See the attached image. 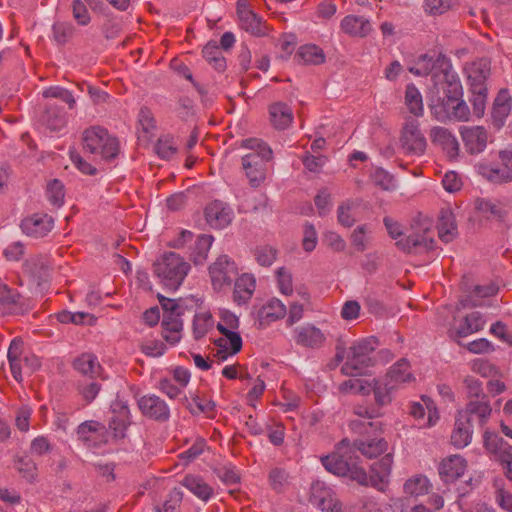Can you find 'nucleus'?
<instances>
[{"label": "nucleus", "instance_id": "19", "mask_svg": "<svg viewBox=\"0 0 512 512\" xmlns=\"http://www.w3.org/2000/svg\"><path fill=\"white\" fill-rule=\"evenodd\" d=\"M233 217V210L227 204L219 200L212 201L205 208L206 221L215 229L227 227L232 222Z\"/></svg>", "mask_w": 512, "mask_h": 512}, {"label": "nucleus", "instance_id": "64", "mask_svg": "<svg viewBox=\"0 0 512 512\" xmlns=\"http://www.w3.org/2000/svg\"><path fill=\"white\" fill-rule=\"evenodd\" d=\"M182 500V493L179 490L171 492L169 499L156 508L157 512H176Z\"/></svg>", "mask_w": 512, "mask_h": 512}, {"label": "nucleus", "instance_id": "47", "mask_svg": "<svg viewBox=\"0 0 512 512\" xmlns=\"http://www.w3.org/2000/svg\"><path fill=\"white\" fill-rule=\"evenodd\" d=\"M105 427L97 421H87L82 423L78 429L77 434L83 441L91 443L94 442L98 435L104 433Z\"/></svg>", "mask_w": 512, "mask_h": 512}, {"label": "nucleus", "instance_id": "30", "mask_svg": "<svg viewBox=\"0 0 512 512\" xmlns=\"http://www.w3.org/2000/svg\"><path fill=\"white\" fill-rule=\"evenodd\" d=\"M215 327V320L209 309L199 307L193 317L192 330L195 339L205 337Z\"/></svg>", "mask_w": 512, "mask_h": 512}, {"label": "nucleus", "instance_id": "6", "mask_svg": "<svg viewBox=\"0 0 512 512\" xmlns=\"http://www.w3.org/2000/svg\"><path fill=\"white\" fill-rule=\"evenodd\" d=\"M339 390L343 393L369 395L374 392L375 401L378 406L388 405L392 401V393L395 388H390L383 380H367L362 378H350L340 384Z\"/></svg>", "mask_w": 512, "mask_h": 512}, {"label": "nucleus", "instance_id": "20", "mask_svg": "<svg viewBox=\"0 0 512 512\" xmlns=\"http://www.w3.org/2000/svg\"><path fill=\"white\" fill-rule=\"evenodd\" d=\"M138 406L143 415L149 418L165 421L170 417L167 403L154 394L142 396L138 401Z\"/></svg>", "mask_w": 512, "mask_h": 512}, {"label": "nucleus", "instance_id": "37", "mask_svg": "<svg viewBox=\"0 0 512 512\" xmlns=\"http://www.w3.org/2000/svg\"><path fill=\"white\" fill-rule=\"evenodd\" d=\"M341 29L351 36L364 37L371 31V24L362 16L348 15L341 21Z\"/></svg>", "mask_w": 512, "mask_h": 512}, {"label": "nucleus", "instance_id": "4", "mask_svg": "<svg viewBox=\"0 0 512 512\" xmlns=\"http://www.w3.org/2000/svg\"><path fill=\"white\" fill-rule=\"evenodd\" d=\"M242 146L250 152L242 157L243 169L253 187H257L266 177V162L272 158V150L262 140L250 138L243 141Z\"/></svg>", "mask_w": 512, "mask_h": 512}, {"label": "nucleus", "instance_id": "52", "mask_svg": "<svg viewBox=\"0 0 512 512\" xmlns=\"http://www.w3.org/2000/svg\"><path fill=\"white\" fill-rule=\"evenodd\" d=\"M47 198L50 203L56 207H60L64 202V186L58 180L51 181L47 186Z\"/></svg>", "mask_w": 512, "mask_h": 512}, {"label": "nucleus", "instance_id": "29", "mask_svg": "<svg viewBox=\"0 0 512 512\" xmlns=\"http://www.w3.org/2000/svg\"><path fill=\"white\" fill-rule=\"evenodd\" d=\"M353 454L359 451L367 458H376L388 450V443L383 438H371L367 440H357L351 445Z\"/></svg>", "mask_w": 512, "mask_h": 512}, {"label": "nucleus", "instance_id": "36", "mask_svg": "<svg viewBox=\"0 0 512 512\" xmlns=\"http://www.w3.org/2000/svg\"><path fill=\"white\" fill-rule=\"evenodd\" d=\"M485 324L486 319L480 312H471L460 322L455 330V335L458 337H466L482 330Z\"/></svg>", "mask_w": 512, "mask_h": 512}, {"label": "nucleus", "instance_id": "58", "mask_svg": "<svg viewBox=\"0 0 512 512\" xmlns=\"http://www.w3.org/2000/svg\"><path fill=\"white\" fill-rule=\"evenodd\" d=\"M203 55L208 62L214 63L216 69L223 70L225 68V59L221 56L217 46L206 45L203 49Z\"/></svg>", "mask_w": 512, "mask_h": 512}, {"label": "nucleus", "instance_id": "3", "mask_svg": "<svg viewBox=\"0 0 512 512\" xmlns=\"http://www.w3.org/2000/svg\"><path fill=\"white\" fill-rule=\"evenodd\" d=\"M443 71L444 82L442 83V90L445 96L439 107L441 111H438L437 107L434 108L436 118L440 121H445L446 119L468 121L470 111L467 104L462 100L461 82L455 73L447 69Z\"/></svg>", "mask_w": 512, "mask_h": 512}, {"label": "nucleus", "instance_id": "26", "mask_svg": "<svg viewBox=\"0 0 512 512\" xmlns=\"http://www.w3.org/2000/svg\"><path fill=\"white\" fill-rule=\"evenodd\" d=\"M414 376L411 372L410 364L406 359H401L396 362L387 372L384 380L390 388L397 389L402 384L414 381Z\"/></svg>", "mask_w": 512, "mask_h": 512}, {"label": "nucleus", "instance_id": "2", "mask_svg": "<svg viewBox=\"0 0 512 512\" xmlns=\"http://www.w3.org/2000/svg\"><path fill=\"white\" fill-rule=\"evenodd\" d=\"M216 328L220 334L219 337L214 339L216 357L220 361H225L242 349L243 341L239 330V317L234 312L221 308L218 311Z\"/></svg>", "mask_w": 512, "mask_h": 512}, {"label": "nucleus", "instance_id": "22", "mask_svg": "<svg viewBox=\"0 0 512 512\" xmlns=\"http://www.w3.org/2000/svg\"><path fill=\"white\" fill-rule=\"evenodd\" d=\"M466 470L467 461L460 455H450L439 465V475L445 483L456 481L464 475Z\"/></svg>", "mask_w": 512, "mask_h": 512}, {"label": "nucleus", "instance_id": "11", "mask_svg": "<svg viewBox=\"0 0 512 512\" xmlns=\"http://www.w3.org/2000/svg\"><path fill=\"white\" fill-rule=\"evenodd\" d=\"M310 501L323 512H339L340 504L333 490L324 482L315 481L311 485Z\"/></svg>", "mask_w": 512, "mask_h": 512}, {"label": "nucleus", "instance_id": "53", "mask_svg": "<svg viewBox=\"0 0 512 512\" xmlns=\"http://www.w3.org/2000/svg\"><path fill=\"white\" fill-rule=\"evenodd\" d=\"M155 149L158 156L162 159H170L177 151L174 139L169 136L159 138Z\"/></svg>", "mask_w": 512, "mask_h": 512}, {"label": "nucleus", "instance_id": "9", "mask_svg": "<svg viewBox=\"0 0 512 512\" xmlns=\"http://www.w3.org/2000/svg\"><path fill=\"white\" fill-rule=\"evenodd\" d=\"M384 224L391 238L396 240V245L399 249L411 252L413 249L423 247L430 248L432 244V234L430 230V223L424 222L421 224V234H403L398 222L389 217L384 218Z\"/></svg>", "mask_w": 512, "mask_h": 512}, {"label": "nucleus", "instance_id": "33", "mask_svg": "<svg viewBox=\"0 0 512 512\" xmlns=\"http://www.w3.org/2000/svg\"><path fill=\"white\" fill-rule=\"evenodd\" d=\"M181 483L192 494L204 502L209 501L214 495L213 488L207 484L200 476L187 475L184 477Z\"/></svg>", "mask_w": 512, "mask_h": 512}, {"label": "nucleus", "instance_id": "14", "mask_svg": "<svg viewBox=\"0 0 512 512\" xmlns=\"http://www.w3.org/2000/svg\"><path fill=\"white\" fill-rule=\"evenodd\" d=\"M401 144L405 151L413 155H422L426 150V139L416 121L407 122L403 128Z\"/></svg>", "mask_w": 512, "mask_h": 512}, {"label": "nucleus", "instance_id": "21", "mask_svg": "<svg viewBox=\"0 0 512 512\" xmlns=\"http://www.w3.org/2000/svg\"><path fill=\"white\" fill-rule=\"evenodd\" d=\"M500 159L504 167L494 168L489 165L479 164V173L493 182H506L512 180V151L501 152Z\"/></svg>", "mask_w": 512, "mask_h": 512}, {"label": "nucleus", "instance_id": "35", "mask_svg": "<svg viewBox=\"0 0 512 512\" xmlns=\"http://www.w3.org/2000/svg\"><path fill=\"white\" fill-rule=\"evenodd\" d=\"M511 111V97L507 90H501L495 98L492 118L494 125L500 128Z\"/></svg>", "mask_w": 512, "mask_h": 512}, {"label": "nucleus", "instance_id": "34", "mask_svg": "<svg viewBox=\"0 0 512 512\" xmlns=\"http://www.w3.org/2000/svg\"><path fill=\"white\" fill-rule=\"evenodd\" d=\"M474 206L477 217L480 219L502 220L505 215L503 206L498 202L478 198L475 200Z\"/></svg>", "mask_w": 512, "mask_h": 512}, {"label": "nucleus", "instance_id": "41", "mask_svg": "<svg viewBox=\"0 0 512 512\" xmlns=\"http://www.w3.org/2000/svg\"><path fill=\"white\" fill-rule=\"evenodd\" d=\"M467 74L471 86H475V88L480 85L484 86V82L490 74V64L485 59L473 62L467 68Z\"/></svg>", "mask_w": 512, "mask_h": 512}, {"label": "nucleus", "instance_id": "45", "mask_svg": "<svg viewBox=\"0 0 512 512\" xmlns=\"http://www.w3.org/2000/svg\"><path fill=\"white\" fill-rule=\"evenodd\" d=\"M405 104L413 115L419 117L423 115V100L420 91L413 84H409L405 91Z\"/></svg>", "mask_w": 512, "mask_h": 512}, {"label": "nucleus", "instance_id": "17", "mask_svg": "<svg viewBox=\"0 0 512 512\" xmlns=\"http://www.w3.org/2000/svg\"><path fill=\"white\" fill-rule=\"evenodd\" d=\"M293 341L305 348H319L326 341L325 334L318 327L312 324H305L296 327L292 331Z\"/></svg>", "mask_w": 512, "mask_h": 512}, {"label": "nucleus", "instance_id": "50", "mask_svg": "<svg viewBox=\"0 0 512 512\" xmlns=\"http://www.w3.org/2000/svg\"><path fill=\"white\" fill-rule=\"evenodd\" d=\"M43 96L45 98H58L65 102L70 109H74L76 106V100L73 94L60 86H51L43 90Z\"/></svg>", "mask_w": 512, "mask_h": 512}, {"label": "nucleus", "instance_id": "62", "mask_svg": "<svg viewBox=\"0 0 512 512\" xmlns=\"http://www.w3.org/2000/svg\"><path fill=\"white\" fill-rule=\"evenodd\" d=\"M142 352L151 357H160L165 353L166 347L160 340H147L141 346Z\"/></svg>", "mask_w": 512, "mask_h": 512}, {"label": "nucleus", "instance_id": "54", "mask_svg": "<svg viewBox=\"0 0 512 512\" xmlns=\"http://www.w3.org/2000/svg\"><path fill=\"white\" fill-rule=\"evenodd\" d=\"M19 300L20 295L0 281V304L12 311Z\"/></svg>", "mask_w": 512, "mask_h": 512}, {"label": "nucleus", "instance_id": "23", "mask_svg": "<svg viewBox=\"0 0 512 512\" xmlns=\"http://www.w3.org/2000/svg\"><path fill=\"white\" fill-rule=\"evenodd\" d=\"M460 134L469 153L478 154L485 149L487 145V132L483 127H462Z\"/></svg>", "mask_w": 512, "mask_h": 512}, {"label": "nucleus", "instance_id": "48", "mask_svg": "<svg viewBox=\"0 0 512 512\" xmlns=\"http://www.w3.org/2000/svg\"><path fill=\"white\" fill-rule=\"evenodd\" d=\"M298 57L307 64H320L325 59L322 49L314 44L301 46L298 51Z\"/></svg>", "mask_w": 512, "mask_h": 512}, {"label": "nucleus", "instance_id": "10", "mask_svg": "<svg viewBox=\"0 0 512 512\" xmlns=\"http://www.w3.org/2000/svg\"><path fill=\"white\" fill-rule=\"evenodd\" d=\"M287 314V308L277 298L268 299L253 308L255 323L260 328H266L272 323L282 319Z\"/></svg>", "mask_w": 512, "mask_h": 512}, {"label": "nucleus", "instance_id": "42", "mask_svg": "<svg viewBox=\"0 0 512 512\" xmlns=\"http://www.w3.org/2000/svg\"><path fill=\"white\" fill-rule=\"evenodd\" d=\"M483 441H484V447L486 450L494 456L496 460H500V456L502 453L506 451H511L512 446H510L508 443L504 442L501 437H499L497 434L485 431L483 434Z\"/></svg>", "mask_w": 512, "mask_h": 512}, {"label": "nucleus", "instance_id": "56", "mask_svg": "<svg viewBox=\"0 0 512 512\" xmlns=\"http://www.w3.org/2000/svg\"><path fill=\"white\" fill-rule=\"evenodd\" d=\"M74 0L73 1V16L80 25H86L90 22V15L86 7V3L91 5L92 0Z\"/></svg>", "mask_w": 512, "mask_h": 512}, {"label": "nucleus", "instance_id": "51", "mask_svg": "<svg viewBox=\"0 0 512 512\" xmlns=\"http://www.w3.org/2000/svg\"><path fill=\"white\" fill-rule=\"evenodd\" d=\"M473 91V98L471 99V103L473 106V114L480 118L484 115L485 107H486V88L485 86H471Z\"/></svg>", "mask_w": 512, "mask_h": 512}, {"label": "nucleus", "instance_id": "57", "mask_svg": "<svg viewBox=\"0 0 512 512\" xmlns=\"http://www.w3.org/2000/svg\"><path fill=\"white\" fill-rule=\"evenodd\" d=\"M373 181L384 190H393L396 187L393 176L381 168L376 169L373 173Z\"/></svg>", "mask_w": 512, "mask_h": 512}, {"label": "nucleus", "instance_id": "60", "mask_svg": "<svg viewBox=\"0 0 512 512\" xmlns=\"http://www.w3.org/2000/svg\"><path fill=\"white\" fill-rule=\"evenodd\" d=\"M257 262L262 266H270L276 259V250L270 246H261L256 249Z\"/></svg>", "mask_w": 512, "mask_h": 512}, {"label": "nucleus", "instance_id": "43", "mask_svg": "<svg viewBox=\"0 0 512 512\" xmlns=\"http://www.w3.org/2000/svg\"><path fill=\"white\" fill-rule=\"evenodd\" d=\"M439 237L444 242H449L453 239L456 231L455 218L449 209H443L440 213L438 224Z\"/></svg>", "mask_w": 512, "mask_h": 512}, {"label": "nucleus", "instance_id": "18", "mask_svg": "<svg viewBox=\"0 0 512 512\" xmlns=\"http://www.w3.org/2000/svg\"><path fill=\"white\" fill-rule=\"evenodd\" d=\"M393 467V455L386 453L370 468L371 486L384 492L389 484Z\"/></svg>", "mask_w": 512, "mask_h": 512}, {"label": "nucleus", "instance_id": "40", "mask_svg": "<svg viewBox=\"0 0 512 512\" xmlns=\"http://www.w3.org/2000/svg\"><path fill=\"white\" fill-rule=\"evenodd\" d=\"M74 368L90 377H101V365L97 357L90 353H84L74 361Z\"/></svg>", "mask_w": 512, "mask_h": 512}, {"label": "nucleus", "instance_id": "12", "mask_svg": "<svg viewBox=\"0 0 512 512\" xmlns=\"http://www.w3.org/2000/svg\"><path fill=\"white\" fill-rule=\"evenodd\" d=\"M112 413L109 421V428L113 431L114 437L123 438L128 426L131 424V415L128 404L119 396L111 403Z\"/></svg>", "mask_w": 512, "mask_h": 512}, {"label": "nucleus", "instance_id": "55", "mask_svg": "<svg viewBox=\"0 0 512 512\" xmlns=\"http://www.w3.org/2000/svg\"><path fill=\"white\" fill-rule=\"evenodd\" d=\"M277 285L280 293L291 295L293 292L292 276L285 268H279L276 272Z\"/></svg>", "mask_w": 512, "mask_h": 512}, {"label": "nucleus", "instance_id": "44", "mask_svg": "<svg viewBox=\"0 0 512 512\" xmlns=\"http://www.w3.org/2000/svg\"><path fill=\"white\" fill-rule=\"evenodd\" d=\"M137 123L139 138L149 139L153 136L156 130V121L150 109L146 107L140 109Z\"/></svg>", "mask_w": 512, "mask_h": 512}, {"label": "nucleus", "instance_id": "28", "mask_svg": "<svg viewBox=\"0 0 512 512\" xmlns=\"http://www.w3.org/2000/svg\"><path fill=\"white\" fill-rule=\"evenodd\" d=\"M491 413L492 408L485 395H483L481 399L471 400L464 409L458 411V414H465L464 417L466 419L475 416L482 425L488 421Z\"/></svg>", "mask_w": 512, "mask_h": 512}, {"label": "nucleus", "instance_id": "7", "mask_svg": "<svg viewBox=\"0 0 512 512\" xmlns=\"http://www.w3.org/2000/svg\"><path fill=\"white\" fill-rule=\"evenodd\" d=\"M83 146L96 158L109 160L118 153L117 140L105 128L92 126L83 132Z\"/></svg>", "mask_w": 512, "mask_h": 512}, {"label": "nucleus", "instance_id": "49", "mask_svg": "<svg viewBox=\"0 0 512 512\" xmlns=\"http://www.w3.org/2000/svg\"><path fill=\"white\" fill-rule=\"evenodd\" d=\"M213 241L214 238L211 235L203 234L198 237L193 256L195 264H202L207 259Z\"/></svg>", "mask_w": 512, "mask_h": 512}, {"label": "nucleus", "instance_id": "16", "mask_svg": "<svg viewBox=\"0 0 512 512\" xmlns=\"http://www.w3.org/2000/svg\"><path fill=\"white\" fill-rule=\"evenodd\" d=\"M53 226V218L46 213H34L24 218L21 222L23 233L34 238L46 236Z\"/></svg>", "mask_w": 512, "mask_h": 512}, {"label": "nucleus", "instance_id": "27", "mask_svg": "<svg viewBox=\"0 0 512 512\" xmlns=\"http://www.w3.org/2000/svg\"><path fill=\"white\" fill-rule=\"evenodd\" d=\"M465 414H457L455 426L451 434V443L456 448L466 447L472 440V425L470 419H466Z\"/></svg>", "mask_w": 512, "mask_h": 512}, {"label": "nucleus", "instance_id": "39", "mask_svg": "<svg viewBox=\"0 0 512 512\" xmlns=\"http://www.w3.org/2000/svg\"><path fill=\"white\" fill-rule=\"evenodd\" d=\"M431 488L432 484L425 475L416 474L404 482L403 492L412 497H419L428 494Z\"/></svg>", "mask_w": 512, "mask_h": 512}, {"label": "nucleus", "instance_id": "63", "mask_svg": "<svg viewBox=\"0 0 512 512\" xmlns=\"http://www.w3.org/2000/svg\"><path fill=\"white\" fill-rule=\"evenodd\" d=\"M442 185L447 192L453 193L461 189L462 180L456 172L448 171L442 179Z\"/></svg>", "mask_w": 512, "mask_h": 512}, {"label": "nucleus", "instance_id": "59", "mask_svg": "<svg viewBox=\"0 0 512 512\" xmlns=\"http://www.w3.org/2000/svg\"><path fill=\"white\" fill-rule=\"evenodd\" d=\"M471 370L482 377H490L496 373V368L489 361L475 359L471 362Z\"/></svg>", "mask_w": 512, "mask_h": 512}, {"label": "nucleus", "instance_id": "38", "mask_svg": "<svg viewBox=\"0 0 512 512\" xmlns=\"http://www.w3.org/2000/svg\"><path fill=\"white\" fill-rule=\"evenodd\" d=\"M270 120L277 129L289 127L293 121L292 109L285 103H275L269 108Z\"/></svg>", "mask_w": 512, "mask_h": 512}, {"label": "nucleus", "instance_id": "46", "mask_svg": "<svg viewBox=\"0 0 512 512\" xmlns=\"http://www.w3.org/2000/svg\"><path fill=\"white\" fill-rule=\"evenodd\" d=\"M439 62L444 63V58L441 59L440 55L435 60L432 56L425 54L418 58L414 66L409 67V71L416 76H426L434 72L436 64Z\"/></svg>", "mask_w": 512, "mask_h": 512}, {"label": "nucleus", "instance_id": "15", "mask_svg": "<svg viewBox=\"0 0 512 512\" xmlns=\"http://www.w3.org/2000/svg\"><path fill=\"white\" fill-rule=\"evenodd\" d=\"M209 273L215 289H221L231 282L237 273L235 263L228 256L222 255L210 266Z\"/></svg>", "mask_w": 512, "mask_h": 512}, {"label": "nucleus", "instance_id": "5", "mask_svg": "<svg viewBox=\"0 0 512 512\" xmlns=\"http://www.w3.org/2000/svg\"><path fill=\"white\" fill-rule=\"evenodd\" d=\"M190 270V264L174 252L163 254L154 263V273L168 289L177 290Z\"/></svg>", "mask_w": 512, "mask_h": 512}, {"label": "nucleus", "instance_id": "1", "mask_svg": "<svg viewBox=\"0 0 512 512\" xmlns=\"http://www.w3.org/2000/svg\"><path fill=\"white\" fill-rule=\"evenodd\" d=\"M320 460L325 469L334 475L347 476L362 486L371 485L370 474L354 461L351 443L347 439L342 440L335 451L322 456Z\"/></svg>", "mask_w": 512, "mask_h": 512}, {"label": "nucleus", "instance_id": "61", "mask_svg": "<svg viewBox=\"0 0 512 512\" xmlns=\"http://www.w3.org/2000/svg\"><path fill=\"white\" fill-rule=\"evenodd\" d=\"M360 311V304L355 300H349L342 306L341 317L346 321H353L359 318Z\"/></svg>", "mask_w": 512, "mask_h": 512}, {"label": "nucleus", "instance_id": "31", "mask_svg": "<svg viewBox=\"0 0 512 512\" xmlns=\"http://www.w3.org/2000/svg\"><path fill=\"white\" fill-rule=\"evenodd\" d=\"M256 280L252 274L244 273L237 278L234 286L233 297L238 304H246L254 294Z\"/></svg>", "mask_w": 512, "mask_h": 512}, {"label": "nucleus", "instance_id": "8", "mask_svg": "<svg viewBox=\"0 0 512 512\" xmlns=\"http://www.w3.org/2000/svg\"><path fill=\"white\" fill-rule=\"evenodd\" d=\"M376 344V339L371 337L359 340L350 346L346 360L341 367L342 373L349 376L362 374L366 368L372 365L371 354L375 350Z\"/></svg>", "mask_w": 512, "mask_h": 512}, {"label": "nucleus", "instance_id": "25", "mask_svg": "<svg viewBox=\"0 0 512 512\" xmlns=\"http://www.w3.org/2000/svg\"><path fill=\"white\" fill-rule=\"evenodd\" d=\"M431 141L439 145L447 156L455 158L459 152V143L456 137L446 128L434 127L430 131Z\"/></svg>", "mask_w": 512, "mask_h": 512}, {"label": "nucleus", "instance_id": "24", "mask_svg": "<svg viewBox=\"0 0 512 512\" xmlns=\"http://www.w3.org/2000/svg\"><path fill=\"white\" fill-rule=\"evenodd\" d=\"M420 402H413L410 408V414L417 420H423L427 413V421L422 427H433L439 420V412L434 401L428 396H422Z\"/></svg>", "mask_w": 512, "mask_h": 512}, {"label": "nucleus", "instance_id": "13", "mask_svg": "<svg viewBox=\"0 0 512 512\" xmlns=\"http://www.w3.org/2000/svg\"><path fill=\"white\" fill-rule=\"evenodd\" d=\"M237 14L239 25L243 30L255 36L266 34L267 27L265 23L249 9L247 0L237 1Z\"/></svg>", "mask_w": 512, "mask_h": 512}, {"label": "nucleus", "instance_id": "32", "mask_svg": "<svg viewBox=\"0 0 512 512\" xmlns=\"http://www.w3.org/2000/svg\"><path fill=\"white\" fill-rule=\"evenodd\" d=\"M161 325L162 336L168 344L174 346L180 342L183 331V322L181 320V316H163Z\"/></svg>", "mask_w": 512, "mask_h": 512}]
</instances>
